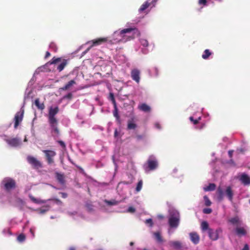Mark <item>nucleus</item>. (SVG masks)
<instances>
[{"label": "nucleus", "mask_w": 250, "mask_h": 250, "mask_svg": "<svg viewBox=\"0 0 250 250\" xmlns=\"http://www.w3.org/2000/svg\"><path fill=\"white\" fill-rule=\"evenodd\" d=\"M59 109L58 106L54 108L50 107L48 112V123L50 125L52 131L54 133L53 136L57 137L60 135V131L58 128V122L55 115L59 112Z\"/></svg>", "instance_id": "1"}, {"label": "nucleus", "mask_w": 250, "mask_h": 250, "mask_svg": "<svg viewBox=\"0 0 250 250\" xmlns=\"http://www.w3.org/2000/svg\"><path fill=\"white\" fill-rule=\"evenodd\" d=\"M118 35V33L117 32H114V33L113 35V38L110 39V38H100L97 39L96 40H92L88 43L92 42V44L90 45V47L87 49V50H88L90 48L94 46H97L99 45H100L103 43L104 42H108L111 44H116L118 43L120 39H118L117 38L115 39L114 38V37H115L117 35Z\"/></svg>", "instance_id": "2"}, {"label": "nucleus", "mask_w": 250, "mask_h": 250, "mask_svg": "<svg viewBox=\"0 0 250 250\" xmlns=\"http://www.w3.org/2000/svg\"><path fill=\"white\" fill-rule=\"evenodd\" d=\"M1 184L3 186L4 189L8 192L15 188L16 187L15 181L12 178L9 177L4 178L2 181Z\"/></svg>", "instance_id": "3"}, {"label": "nucleus", "mask_w": 250, "mask_h": 250, "mask_svg": "<svg viewBox=\"0 0 250 250\" xmlns=\"http://www.w3.org/2000/svg\"><path fill=\"white\" fill-rule=\"evenodd\" d=\"M180 215L178 212L170 214L168 219V224L170 228H176L179 224Z\"/></svg>", "instance_id": "4"}, {"label": "nucleus", "mask_w": 250, "mask_h": 250, "mask_svg": "<svg viewBox=\"0 0 250 250\" xmlns=\"http://www.w3.org/2000/svg\"><path fill=\"white\" fill-rule=\"evenodd\" d=\"M27 161L35 169H39L42 167V163L32 156H28L27 157Z\"/></svg>", "instance_id": "5"}, {"label": "nucleus", "mask_w": 250, "mask_h": 250, "mask_svg": "<svg viewBox=\"0 0 250 250\" xmlns=\"http://www.w3.org/2000/svg\"><path fill=\"white\" fill-rule=\"evenodd\" d=\"M24 113V108H23V107H21V108L20 111L17 112V113L16 114L15 117H14V120H15L14 128H17L18 127V125H20V124L22 121Z\"/></svg>", "instance_id": "6"}, {"label": "nucleus", "mask_w": 250, "mask_h": 250, "mask_svg": "<svg viewBox=\"0 0 250 250\" xmlns=\"http://www.w3.org/2000/svg\"><path fill=\"white\" fill-rule=\"evenodd\" d=\"M48 164L50 165L54 163V157L56 155L55 151L51 150H43Z\"/></svg>", "instance_id": "7"}, {"label": "nucleus", "mask_w": 250, "mask_h": 250, "mask_svg": "<svg viewBox=\"0 0 250 250\" xmlns=\"http://www.w3.org/2000/svg\"><path fill=\"white\" fill-rule=\"evenodd\" d=\"M157 0H147L141 6L139 9V12L142 13L149 7H154Z\"/></svg>", "instance_id": "8"}, {"label": "nucleus", "mask_w": 250, "mask_h": 250, "mask_svg": "<svg viewBox=\"0 0 250 250\" xmlns=\"http://www.w3.org/2000/svg\"><path fill=\"white\" fill-rule=\"evenodd\" d=\"M131 77L132 80L138 83L140 80V71L137 69L132 70L131 72Z\"/></svg>", "instance_id": "9"}, {"label": "nucleus", "mask_w": 250, "mask_h": 250, "mask_svg": "<svg viewBox=\"0 0 250 250\" xmlns=\"http://www.w3.org/2000/svg\"><path fill=\"white\" fill-rule=\"evenodd\" d=\"M225 194L228 198L229 200L233 203V197L234 195L233 191L230 186H228L225 191Z\"/></svg>", "instance_id": "10"}, {"label": "nucleus", "mask_w": 250, "mask_h": 250, "mask_svg": "<svg viewBox=\"0 0 250 250\" xmlns=\"http://www.w3.org/2000/svg\"><path fill=\"white\" fill-rule=\"evenodd\" d=\"M131 31L134 32V36L132 37V38H134L135 36H139L140 34L139 31L136 28H126L123 29L121 30L120 32V35H122L125 33H127L131 32Z\"/></svg>", "instance_id": "11"}, {"label": "nucleus", "mask_w": 250, "mask_h": 250, "mask_svg": "<svg viewBox=\"0 0 250 250\" xmlns=\"http://www.w3.org/2000/svg\"><path fill=\"white\" fill-rule=\"evenodd\" d=\"M137 125L135 123V118L132 117L127 121V128L129 130L135 129Z\"/></svg>", "instance_id": "12"}, {"label": "nucleus", "mask_w": 250, "mask_h": 250, "mask_svg": "<svg viewBox=\"0 0 250 250\" xmlns=\"http://www.w3.org/2000/svg\"><path fill=\"white\" fill-rule=\"evenodd\" d=\"M5 141L8 144L14 147L18 146L20 144V141L18 138L6 139Z\"/></svg>", "instance_id": "13"}, {"label": "nucleus", "mask_w": 250, "mask_h": 250, "mask_svg": "<svg viewBox=\"0 0 250 250\" xmlns=\"http://www.w3.org/2000/svg\"><path fill=\"white\" fill-rule=\"evenodd\" d=\"M208 233L209 238L212 240H216L218 238L217 230H214L212 229H208Z\"/></svg>", "instance_id": "14"}, {"label": "nucleus", "mask_w": 250, "mask_h": 250, "mask_svg": "<svg viewBox=\"0 0 250 250\" xmlns=\"http://www.w3.org/2000/svg\"><path fill=\"white\" fill-rule=\"evenodd\" d=\"M191 241L194 244H197L199 243L200 237L199 235L195 232L189 233Z\"/></svg>", "instance_id": "15"}, {"label": "nucleus", "mask_w": 250, "mask_h": 250, "mask_svg": "<svg viewBox=\"0 0 250 250\" xmlns=\"http://www.w3.org/2000/svg\"><path fill=\"white\" fill-rule=\"evenodd\" d=\"M56 177L59 183L62 185H64L65 183V177L63 174L56 172L55 173Z\"/></svg>", "instance_id": "16"}, {"label": "nucleus", "mask_w": 250, "mask_h": 250, "mask_svg": "<svg viewBox=\"0 0 250 250\" xmlns=\"http://www.w3.org/2000/svg\"><path fill=\"white\" fill-rule=\"evenodd\" d=\"M148 167L151 170L156 169L158 166V163L154 160H148L147 161Z\"/></svg>", "instance_id": "17"}, {"label": "nucleus", "mask_w": 250, "mask_h": 250, "mask_svg": "<svg viewBox=\"0 0 250 250\" xmlns=\"http://www.w3.org/2000/svg\"><path fill=\"white\" fill-rule=\"evenodd\" d=\"M229 222L231 224L236 226H240L241 224V221L238 216L231 218L229 220Z\"/></svg>", "instance_id": "18"}, {"label": "nucleus", "mask_w": 250, "mask_h": 250, "mask_svg": "<svg viewBox=\"0 0 250 250\" xmlns=\"http://www.w3.org/2000/svg\"><path fill=\"white\" fill-rule=\"evenodd\" d=\"M76 84V82L75 80H72L69 81L63 87H62L60 88V90L62 91H66L70 89V88L73 86L74 84Z\"/></svg>", "instance_id": "19"}, {"label": "nucleus", "mask_w": 250, "mask_h": 250, "mask_svg": "<svg viewBox=\"0 0 250 250\" xmlns=\"http://www.w3.org/2000/svg\"><path fill=\"white\" fill-rule=\"evenodd\" d=\"M240 179L242 183L245 185L250 184V178L246 174H243Z\"/></svg>", "instance_id": "20"}, {"label": "nucleus", "mask_w": 250, "mask_h": 250, "mask_svg": "<svg viewBox=\"0 0 250 250\" xmlns=\"http://www.w3.org/2000/svg\"><path fill=\"white\" fill-rule=\"evenodd\" d=\"M236 234L239 236H244L247 234V231L244 228L237 227L235 229Z\"/></svg>", "instance_id": "21"}, {"label": "nucleus", "mask_w": 250, "mask_h": 250, "mask_svg": "<svg viewBox=\"0 0 250 250\" xmlns=\"http://www.w3.org/2000/svg\"><path fill=\"white\" fill-rule=\"evenodd\" d=\"M35 104L38 108V109L42 110L45 108V105L43 103H41L40 102V99L39 98L36 99L35 101Z\"/></svg>", "instance_id": "22"}, {"label": "nucleus", "mask_w": 250, "mask_h": 250, "mask_svg": "<svg viewBox=\"0 0 250 250\" xmlns=\"http://www.w3.org/2000/svg\"><path fill=\"white\" fill-rule=\"evenodd\" d=\"M113 115L116 118V121L119 124H121V121L118 114V108L116 105H114V110L113 111Z\"/></svg>", "instance_id": "23"}, {"label": "nucleus", "mask_w": 250, "mask_h": 250, "mask_svg": "<svg viewBox=\"0 0 250 250\" xmlns=\"http://www.w3.org/2000/svg\"><path fill=\"white\" fill-rule=\"evenodd\" d=\"M217 194L218 195V199L219 201H222L224 198V192L221 187H219L217 189Z\"/></svg>", "instance_id": "24"}, {"label": "nucleus", "mask_w": 250, "mask_h": 250, "mask_svg": "<svg viewBox=\"0 0 250 250\" xmlns=\"http://www.w3.org/2000/svg\"><path fill=\"white\" fill-rule=\"evenodd\" d=\"M139 109L145 112H149L150 107L146 104H142L139 106Z\"/></svg>", "instance_id": "25"}, {"label": "nucleus", "mask_w": 250, "mask_h": 250, "mask_svg": "<svg viewBox=\"0 0 250 250\" xmlns=\"http://www.w3.org/2000/svg\"><path fill=\"white\" fill-rule=\"evenodd\" d=\"M212 54V52L209 49H206L202 55V57L204 60L208 59L209 57Z\"/></svg>", "instance_id": "26"}, {"label": "nucleus", "mask_w": 250, "mask_h": 250, "mask_svg": "<svg viewBox=\"0 0 250 250\" xmlns=\"http://www.w3.org/2000/svg\"><path fill=\"white\" fill-rule=\"evenodd\" d=\"M29 197L30 199V200L34 203L43 204L45 203L44 201L37 199L31 194L29 195Z\"/></svg>", "instance_id": "27"}, {"label": "nucleus", "mask_w": 250, "mask_h": 250, "mask_svg": "<svg viewBox=\"0 0 250 250\" xmlns=\"http://www.w3.org/2000/svg\"><path fill=\"white\" fill-rule=\"evenodd\" d=\"M171 246L176 249H179L181 248V243L179 241H171L170 242Z\"/></svg>", "instance_id": "28"}, {"label": "nucleus", "mask_w": 250, "mask_h": 250, "mask_svg": "<svg viewBox=\"0 0 250 250\" xmlns=\"http://www.w3.org/2000/svg\"><path fill=\"white\" fill-rule=\"evenodd\" d=\"M67 64V61L66 60H63V61L58 65L57 69L59 72L62 71Z\"/></svg>", "instance_id": "29"}, {"label": "nucleus", "mask_w": 250, "mask_h": 250, "mask_svg": "<svg viewBox=\"0 0 250 250\" xmlns=\"http://www.w3.org/2000/svg\"><path fill=\"white\" fill-rule=\"evenodd\" d=\"M216 188V185L213 183H210L206 188H204L205 191H213Z\"/></svg>", "instance_id": "30"}, {"label": "nucleus", "mask_w": 250, "mask_h": 250, "mask_svg": "<svg viewBox=\"0 0 250 250\" xmlns=\"http://www.w3.org/2000/svg\"><path fill=\"white\" fill-rule=\"evenodd\" d=\"M208 224L206 221H203L201 223V229L203 231H205L207 230H208V229H210L208 227Z\"/></svg>", "instance_id": "31"}, {"label": "nucleus", "mask_w": 250, "mask_h": 250, "mask_svg": "<svg viewBox=\"0 0 250 250\" xmlns=\"http://www.w3.org/2000/svg\"><path fill=\"white\" fill-rule=\"evenodd\" d=\"M143 182L142 180H139V182H138L136 188V191L137 192H139L141 190L143 186Z\"/></svg>", "instance_id": "32"}, {"label": "nucleus", "mask_w": 250, "mask_h": 250, "mask_svg": "<svg viewBox=\"0 0 250 250\" xmlns=\"http://www.w3.org/2000/svg\"><path fill=\"white\" fill-rule=\"evenodd\" d=\"M154 235L155 236V239L157 240L158 242H162L163 241V239L160 232H155Z\"/></svg>", "instance_id": "33"}, {"label": "nucleus", "mask_w": 250, "mask_h": 250, "mask_svg": "<svg viewBox=\"0 0 250 250\" xmlns=\"http://www.w3.org/2000/svg\"><path fill=\"white\" fill-rule=\"evenodd\" d=\"M204 201H205V205L206 206H210L211 204V202L210 201V200H209V199L208 198V197L207 196V195H205L204 196Z\"/></svg>", "instance_id": "34"}, {"label": "nucleus", "mask_w": 250, "mask_h": 250, "mask_svg": "<svg viewBox=\"0 0 250 250\" xmlns=\"http://www.w3.org/2000/svg\"><path fill=\"white\" fill-rule=\"evenodd\" d=\"M140 42L141 44L143 46H144L145 47L148 46V42L147 40H146L145 39L142 38V39H141L140 40Z\"/></svg>", "instance_id": "35"}, {"label": "nucleus", "mask_w": 250, "mask_h": 250, "mask_svg": "<svg viewBox=\"0 0 250 250\" xmlns=\"http://www.w3.org/2000/svg\"><path fill=\"white\" fill-rule=\"evenodd\" d=\"M61 61V58H55L53 57L52 59L48 62L50 64H56V63Z\"/></svg>", "instance_id": "36"}, {"label": "nucleus", "mask_w": 250, "mask_h": 250, "mask_svg": "<svg viewBox=\"0 0 250 250\" xmlns=\"http://www.w3.org/2000/svg\"><path fill=\"white\" fill-rule=\"evenodd\" d=\"M189 120L193 123L194 125H197L199 123V121L201 120V118L199 117L197 119H194L193 117H189Z\"/></svg>", "instance_id": "37"}, {"label": "nucleus", "mask_w": 250, "mask_h": 250, "mask_svg": "<svg viewBox=\"0 0 250 250\" xmlns=\"http://www.w3.org/2000/svg\"><path fill=\"white\" fill-rule=\"evenodd\" d=\"M17 239L19 242H23L25 239V236L21 233L17 237Z\"/></svg>", "instance_id": "38"}, {"label": "nucleus", "mask_w": 250, "mask_h": 250, "mask_svg": "<svg viewBox=\"0 0 250 250\" xmlns=\"http://www.w3.org/2000/svg\"><path fill=\"white\" fill-rule=\"evenodd\" d=\"M85 207L88 211H91L93 210V206L92 204L90 203H86L85 205Z\"/></svg>", "instance_id": "39"}, {"label": "nucleus", "mask_w": 250, "mask_h": 250, "mask_svg": "<svg viewBox=\"0 0 250 250\" xmlns=\"http://www.w3.org/2000/svg\"><path fill=\"white\" fill-rule=\"evenodd\" d=\"M49 200H51L53 201H54L57 204L59 205H62V202L58 198H52L51 199H49Z\"/></svg>", "instance_id": "40"}, {"label": "nucleus", "mask_w": 250, "mask_h": 250, "mask_svg": "<svg viewBox=\"0 0 250 250\" xmlns=\"http://www.w3.org/2000/svg\"><path fill=\"white\" fill-rule=\"evenodd\" d=\"M105 203L107 204L108 205H116L117 204L118 202L117 201L115 200H112V201H105Z\"/></svg>", "instance_id": "41"}, {"label": "nucleus", "mask_w": 250, "mask_h": 250, "mask_svg": "<svg viewBox=\"0 0 250 250\" xmlns=\"http://www.w3.org/2000/svg\"><path fill=\"white\" fill-rule=\"evenodd\" d=\"M72 98H73V95L70 92L63 97V99H67L68 100H71L72 99Z\"/></svg>", "instance_id": "42"}, {"label": "nucleus", "mask_w": 250, "mask_h": 250, "mask_svg": "<svg viewBox=\"0 0 250 250\" xmlns=\"http://www.w3.org/2000/svg\"><path fill=\"white\" fill-rule=\"evenodd\" d=\"M57 142L60 144V145L62 146V147L63 149H66V145H65V143L62 141H61V140L57 141Z\"/></svg>", "instance_id": "43"}, {"label": "nucleus", "mask_w": 250, "mask_h": 250, "mask_svg": "<svg viewBox=\"0 0 250 250\" xmlns=\"http://www.w3.org/2000/svg\"><path fill=\"white\" fill-rule=\"evenodd\" d=\"M203 212L205 214H210L212 212V209L210 208H206L203 209Z\"/></svg>", "instance_id": "44"}, {"label": "nucleus", "mask_w": 250, "mask_h": 250, "mask_svg": "<svg viewBox=\"0 0 250 250\" xmlns=\"http://www.w3.org/2000/svg\"><path fill=\"white\" fill-rule=\"evenodd\" d=\"M198 3L199 5H203V6L207 5V0H199Z\"/></svg>", "instance_id": "45"}, {"label": "nucleus", "mask_w": 250, "mask_h": 250, "mask_svg": "<svg viewBox=\"0 0 250 250\" xmlns=\"http://www.w3.org/2000/svg\"><path fill=\"white\" fill-rule=\"evenodd\" d=\"M49 47H50V48H52V49H53L54 50V51H56V50L57 49L56 44H55L54 43H53V42H51V43L50 44V45H49Z\"/></svg>", "instance_id": "46"}, {"label": "nucleus", "mask_w": 250, "mask_h": 250, "mask_svg": "<svg viewBox=\"0 0 250 250\" xmlns=\"http://www.w3.org/2000/svg\"><path fill=\"white\" fill-rule=\"evenodd\" d=\"M146 223L149 224L150 227H152L153 226V222L152 220L151 219H146Z\"/></svg>", "instance_id": "47"}, {"label": "nucleus", "mask_w": 250, "mask_h": 250, "mask_svg": "<svg viewBox=\"0 0 250 250\" xmlns=\"http://www.w3.org/2000/svg\"><path fill=\"white\" fill-rule=\"evenodd\" d=\"M127 211L131 213H134L135 211V209L132 207H130L128 208Z\"/></svg>", "instance_id": "48"}, {"label": "nucleus", "mask_w": 250, "mask_h": 250, "mask_svg": "<svg viewBox=\"0 0 250 250\" xmlns=\"http://www.w3.org/2000/svg\"><path fill=\"white\" fill-rule=\"evenodd\" d=\"M110 97L114 105H116L115 100L114 99V95L113 93H110Z\"/></svg>", "instance_id": "49"}, {"label": "nucleus", "mask_w": 250, "mask_h": 250, "mask_svg": "<svg viewBox=\"0 0 250 250\" xmlns=\"http://www.w3.org/2000/svg\"><path fill=\"white\" fill-rule=\"evenodd\" d=\"M59 194L61 195L62 197L63 198H66L68 196L67 194L65 192H60Z\"/></svg>", "instance_id": "50"}, {"label": "nucleus", "mask_w": 250, "mask_h": 250, "mask_svg": "<svg viewBox=\"0 0 250 250\" xmlns=\"http://www.w3.org/2000/svg\"><path fill=\"white\" fill-rule=\"evenodd\" d=\"M136 138L138 140H142L143 138V136L141 135H137L136 136Z\"/></svg>", "instance_id": "51"}, {"label": "nucleus", "mask_w": 250, "mask_h": 250, "mask_svg": "<svg viewBox=\"0 0 250 250\" xmlns=\"http://www.w3.org/2000/svg\"><path fill=\"white\" fill-rule=\"evenodd\" d=\"M242 250H249V247L248 244H245Z\"/></svg>", "instance_id": "52"}, {"label": "nucleus", "mask_w": 250, "mask_h": 250, "mask_svg": "<svg viewBox=\"0 0 250 250\" xmlns=\"http://www.w3.org/2000/svg\"><path fill=\"white\" fill-rule=\"evenodd\" d=\"M76 166L77 167H78L79 169V170H80L81 172H82V173H84V170L83 169V168L82 167H81L80 166H77V165H76Z\"/></svg>", "instance_id": "53"}, {"label": "nucleus", "mask_w": 250, "mask_h": 250, "mask_svg": "<svg viewBox=\"0 0 250 250\" xmlns=\"http://www.w3.org/2000/svg\"><path fill=\"white\" fill-rule=\"evenodd\" d=\"M50 56H51L50 53L48 51H47L45 53V55L44 58H45V59H46V58H48L49 57H50Z\"/></svg>", "instance_id": "54"}, {"label": "nucleus", "mask_w": 250, "mask_h": 250, "mask_svg": "<svg viewBox=\"0 0 250 250\" xmlns=\"http://www.w3.org/2000/svg\"><path fill=\"white\" fill-rule=\"evenodd\" d=\"M155 127H156L158 129L161 128L160 125L158 123H156L155 124Z\"/></svg>", "instance_id": "55"}, {"label": "nucleus", "mask_w": 250, "mask_h": 250, "mask_svg": "<svg viewBox=\"0 0 250 250\" xmlns=\"http://www.w3.org/2000/svg\"><path fill=\"white\" fill-rule=\"evenodd\" d=\"M205 126V125L204 124H202L200 126H197L196 128L197 129H201L203 128H204Z\"/></svg>", "instance_id": "56"}, {"label": "nucleus", "mask_w": 250, "mask_h": 250, "mask_svg": "<svg viewBox=\"0 0 250 250\" xmlns=\"http://www.w3.org/2000/svg\"><path fill=\"white\" fill-rule=\"evenodd\" d=\"M233 150H229V152H228V153H229V156L230 158H231L232 156V154H233Z\"/></svg>", "instance_id": "57"}, {"label": "nucleus", "mask_w": 250, "mask_h": 250, "mask_svg": "<svg viewBox=\"0 0 250 250\" xmlns=\"http://www.w3.org/2000/svg\"><path fill=\"white\" fill-rule=\"evenodd\" d=\"M158 218L161 220L164 218V216L163 215L160 214L158 215Z\"/></svg>", "instance_id": "58"}, {"label": "nucleus", "mask_w": 250, "mask_h": 250, "mask_svg": "<svg viewBox=\"0 0 250 250\" xmlns=\"http://www.w3.org/2000/svg\"><path fill=\"white\" fill-rule=\"evenodd\" d=\"M46 211H47L46 209H40V212L41 213H44Z\"/></svg>", "instance_id": "59"}, {"label": "nucleus", "mask_w": 250, "mask_h": 250, "mask_svg": "<svg viewBox=\"0 0 250 250\" xmlns=\"http://www.w3.org/2000/svg\"><path fill=\"white\" fill-rule=\"evenodd\" d=\"M117 135H118V131H117V129H116L114 132V136H115V137H116V136H117Z\"/></svg>", "instance_id": "60"}, {"label": "nucleus", "mask_w": 250, "mask_h": 250, "mask_svg": "<svg viewBox=\"0 0 250 250\" xmlns=\"http://www.w3.org/2000/svg\"><path fill=\"white\" fill-rule=\"evenodd\" d=\"M154 69L156 72V75H157L158 74V70L157 68H155Z\"/></svg>", "instance_id": "61"}, {"label": "nucleus", "mask_w": 250, "mask_h": 250, "mask_svg": "<svg viewBox=\"0 0 250 250\" xmlns=\"http://www.w3.org/2000/svg\"><path fill=\"white\" fill-rule=\"evenodd\" d=\"M130 244V245L131 246H133V245H134V243H133V242H130V244Z\"/></svg>", "instance_id": "62"}, {"label": "nucleus", "mask_w": 250, "mask_h": 250, "mask_svg": "<svg viewBox=\"0 0 250 250\" xmlns=\"http://www.w3.org/2000/svg\"><path fill=\"white\" fill-rule=\"evenodd\" d=\"M69 250H75V249L74 248L71 247L69 249Z\"/></svg>", "instance_id": "63"}, {"label": "nucleus", "mask_w": 250, "mask_h": 250, "mask_svg": "<svg viewBox=\"0 0 250 250\" xmlns=\"http://www.w3.org/2000/svg\"><path fill=\"white\" fill-rule=\"evenodd\" d=\"M233 206L234 208H235L236 209V204H233Z\"/></svg>", "instance_id": "64"}]
</instances>
